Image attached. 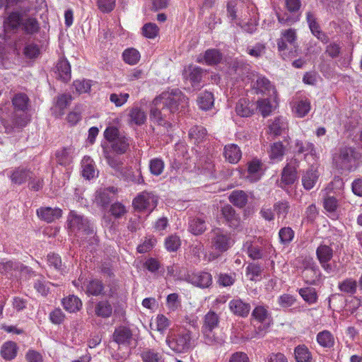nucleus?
<instances>
[{
	"mask_svg": "<svg viewBox=\"0 0 362 362\" xmlns=\"http://www.w3.org/2000/svg\"><path fill=\"white\" fill-rule=\"evenodd\" d=\"M187 105L188 98L179 89L163 92L152 102L150 119L158 125L169 127L171 116L176 112L184 111Z\"/></svg>",
	"mask_w": 362,
	"mask_h": 362,
	"instance_id": "f257e3e1",
	"label": "nucleus"
},
{
	"mask_svg": "<svg viewBox=\"0 0 362 362\" xmlns=\"http://www.w3.org/2000/svg\"><path fill=\"white\" fill-rule=\"evenodd\" d=\"M67 221L71 233L80 238L83 245L86 243L90 245L97 244L98 239L93 228L87 218L77 214L75 211H71Z\"/></svg>",
	"mask_w": 362,
	"mask_h": 362,
	"instance_id": "f03ea898",
	"label": "nucleus"
},
{
	"mask_svg": "<svg viewBox=\"0 0 362 362\" xmlns=\"http://www.w3.org/2000/svg\"><path fill=\"white\" fill-rule=\"evenodd\" d=\"M235 243L230 233L222 228H216L211 231V247L214 252L207 256L209 262L214 261L221 254L228 251Z\"/></svg>",
	"mask_w": 362,
	"mask_h": 362,
	"instance_id": "7ed1b4c3",
	"label": "nucleus"
},
{
	"mask_svg": "<svg viewBox=\"0 0 362 362\" xmlns=\"http://www.w3.org/2000/svg\"><path fill=\"white\" fill-rule=\"evenodd\" d=\"M191 332L182 330L177 332H170L166 337V344L175 353H186L192 347Z\"/></svg>",
	"mask_w": 362,
	"mask_h": 362,
	"instance_id": "20e7f679",
	"label": "nucleus"
},
{
	"mask_svg": "<svg viewBox=\"0 0 362 362\" xmlns=\"http://www.w3.org/2000/svg\"><path fill=\"white\" fill-rule=\"evenodd\" d=\"M219 322L218 315L214 311H209L204 316L202 332L204 336L206 344L213 345L216 343L221 344V339H216L213 333V329L216 328Z\"/></svg>",
	"mask_w": 362,
	"mask_h": 362,
	"instance_id": "39448f33",
	"label": "nucleus"
},
{
	"mask_svg": "<svg viewBox=\"0 0 362 362\" xmlns=\"http://www.w3.org/2000/svg\"><path fill=\"white\" fill-rule=\"evenodd\" d=\"M337 168L341 170H350L355 162L354 151L350 147H343L333 158Z\"/></svg>",
	"mask_w": 362,
	"mask_h": 362,
	"instance_id": "423d86ee",
	"label": "nucleus"
},
{
	"mask_svg": "<svg viewBox=\"0 0 362 362\" xmlns=\"http://www.w3.org/2000/svg\"><path fill=\"white\" fill-rule=\"evenodd\" d=\"M157 197L152 193L143 192L133 201V205L139 211H152L157 205Z\"/></svg>",
	"mask_w": 362,
	"mask_h": 362,
	"instance_id": "0eeeda50",
	"label": "nucleus"
},
{
	"mask_svg": "<svg viewBox=\"0 0 362 362\" xmlns=\"http://www.w3.org/2000/svg\"><path fill=\"white\" fill-rule=\"evenodd\" d=\"M332 248L326 244H320L316 250L317 258L321 265V267L328 273L332 271V267L329 262L333 257Z\"/></svg>",
	"mask_w": 362,
	"mask_h": 362,
	"instance_id": "6e6552de",
	"label": "nucleus"
},
{
	"mask_svg": "<svg viewBox=\"0 0 362 362\" xmlns=\"http://www.w3.org/2000/svg\"><path fill=\"white\" fill-rule=\"evenodd\" d=\"M299 161L297 158H293L284 168L281 173V184L290 185L294 183L296 180V169L298 167Z\"/></svg>",
	"mask_w": 362,
	"mask_h": 362,
	"instance_id": "1a4fd4ad",
	"label": "nucleus"
},
{
	"mask_svg": "<svg viewBox=\"0 0 362 362\" xmlns=\"http://www.w3.org/2000/svg\"><path fill=\"white\" fill-rule=\"evenodd\" d=\"M187 281L197 287L204 288L211 285L212 276L209 272H198L188 274Z\"/></svg>",
	"mask_w": 362,
	"mask_h": 362,
	"instance_id": "9d476101",
	"label": "nucleus"
},
{
	"mask_svg": "<svg viewBox=\"0 0 362 362\" xmlns=\"http://www.w3.org/2000/svg\"><path fill=\"white\" fill-rule=\"evenodd\" d=\"M306 21L313 35H315L321 42L327 43L329 41V37L321 30L320 27L317 22V18L315 14L310 11L307 12Z\"/></svg>",
	"mask_w": 362,
	"mask_h": 362,
	"instance_id": "9b49d317",
	"label": "nucleus"
},
{
	"mask_svg": "<svg viewBox=\"0 0 362 362\" xmlns=\"http://www.w3.org/2000/svg\"><path fill=\"white\" fill-rule=\"evenodd\" d=\"M32 172L23 167H18L9 171L8 176L11 182L22 185L32 177Z\"/></svg>",
	"mask_w": 362,
	"mask_h": 362,
	"instance_id": "f8f14e48",
	"label": "nucleus"
},
{
	"mask_svg": "<svg viewBox=\"0 0 362 362\" xmlns=\"http://www.w3.org/2000/svg\"><path fill=\"white\" fill-rule=\"evenodd\" d=\"M20 10L22 13H28L31 9L29 0H0V8Z\"/></svg>",
	"mask_w": 362,
	"mask_h": 362,
	"instance_id": "ddd939ff",
	"label": "nucleus"
},
{
	"mask_svg": "<svg viewBox=\"0 0 362 362\" xmlns=\"http://www.w3.org/2000/svg\"><path fill=\"white\" fill-rule=\"evenodd\" d=\"M72 97L69 94L64 93L56 98L55 104L52 108L55 117H61L64 114V110L70 105Z\"/></svg>",
	"mask_w": 362,
	"mask_h": 362,
	"instance_id": "4468645a",
	"label": "nucleus"
},
{
	"mask_svg": "<svg viewBox=\"0 0 362 362\" xmlns=\"http://www.w3.org/2000/svg\"><path fill=\"white\" fill-rule=\"evenodd\" d=\"M128 123L131 125H142L146 120L145 112L138 106H134L129 109Z\"/></svg>",
	"mask_w": 362,
	"mask_h": 362,
	"instance_id": "2eb2a0df",
	"label": "nucleus"
},
{
	"mask_svg": "<svg viewBox=\"0 0 362 362\" xmlns=\"http://www.w3.org/2000/svg\"><path fill=\"white\" fill-rule=\"evenodd\" d=\"M132 334L131 330L124 326L115 329L113 333V340L119 345H128L130 344Z\"/></svg>",
	"mask_w": 362,
	"mask_h": 362,
	"instance_id": "dca6fc26",
	"label": "nucleus"
},
{
	"mask_svg": "<svg viewBox=\"0 0 362 362\" xmlns=\"http://www.w3.org/2000/svg\"><path fill=\"white\" fill-rule=\"evenodd\" d=\"M297 39L295 29L289 28L281 31V37L277 40V47L279 51L286 49V42L293 45Z\"/></svg>",
	"mask_w": 362,
	"mask_h": 362,
	"instance_id": "f3484780",
	"label": "nucleus"
},
{
	"mask_svg": "<svg viewBox=\"0 0 362 362\" xmlns=\"http://www.w3.org/2000/svg\"><path fill=\"white\" fill-rule=\"evenodd\" d=\"M229 308L233 314L240 317H246L250 313V305L240 299H233L229 303Z\"/></svg>",
	"mask_w": 362,
	"mask_h": 362,
	"instance_id": "a211bd4d",
	"label": "nucleus"
},
{
	"mask_svg": "<svg viewBox=\"0 0 362 362\" xmlns=\"http://www.w3.org/2000/svg\"><path fill=\"white\" fill-rule=\"evenodd\" d=\"M256 105L246 98H240L236 104L235 112L240 117H250L253 115Z\"/></svg>",
	"mask_w": 362,
	"mask_h": 362,
	"instance_id": "6ab92c4d",
	"label": "nucleus"
},
{
	"mask_svg": "<svg viewBox=\"0 0 362 362\" xmlns=\"http://www.w3.org/2000/svg\"><path fill=\"white\" fill-rule=\"evenodd\" d=\"M37 214L41 219L50 223L62 216V210L58 208L41 207L37 209Z\"/></svg>",
	"mask_w": 362,
	"mask_h": 362,
	"instance_id": "aec40b11",
	"label": "nucleus"
},
{
	"mask_svg": "<svg viewBox=\"0 0 362 362\" xmlns=\"http://www.w3.org/2000/svg\"><path fill=\"white\" fill-rule=\"evenodd\" d=\"M243 250L246 252L250 258L254 260L262 259L264 256L262 247L256 242L246 241L243 244Z\"/></svg>",
	"mask_w": 362,
	"mask_h": 362,
	"instance_id": "412c9836",
	"label": "nucleus"
},
{
	"mask_svg": "<svg viewBox=\"0 0 362 362\" xmlns=\"http://www.w3.org/2000/svg\"><path fill=\"white\" fill-rule=\"evenodd\" d=\"M82 289L88 295L99 296L104 295V285L101 281L98 279H93L86 283H83L81 286Z\"/></svg>",
	"mask_w": 362,
	"mask_h": 362,
	"instance_id": "4be33fe9",
	"label": "nucleus"
},
{
	"mask_svg": "<svg viewBox=\"0 0 362 362\" xmlns=\"http://www.w3.org/2000/svg\"><path fill=\"white\" fill-rule=\"evenodd\" d=\"M224 156L226 160L230 163H237L242 157V152L236 144L225 146Z\"/></svg>",
	"mask_w": 362,
	"mask_h": 362,
	"instance_id": "5701e85b",
	"label": "nucleus"
},
{
	"mask_svg": "<svg viewBox=\"0 0 362 362\" xmlns=\"http://www.w3.org/2000/svg\"><path fill=\"white\" fill-rule=\"evenodd\" d=\"M221 211L230 227L237 228L239 226L240 218L235 214L234 209L230 205H225L222 208Z\"/></svg>",
	"mask_w": 362,
	"mask_h": 362,
	"instance_id": "b1692460",
	"label": "nucleus"
},
{
	"mask_svg": "<svg viewBox=\"0 0 362 362\" xmlns=\"http://www.w3.org/2000/svg\"><path fill=\"white\" fill-rule=\"evenodd\" d=\"M221 59L222 54L218 49H209L205 52L202 59L198 58L197 62L199 63L204 62L208 65H214L219 63Z\"/></svg>",
	"mask_w": 362,
	"mask_h": 362,
	"instance_id": "393cba45",
	"label": "nucleus"
},
{
	"mask_svg": "<svg viewBox=\"0 0 362 362\" xmlns=\"http://www.w3.org/2000/svg\"><path fill=\"white\" fill-rule=\"evenodd\" d=\"M103 156L107 160L108 165L116 170H119L122 164L120 158L115 155L107 146L102 145Z\"/></svg>",
	"mask_w": 362,
	"mask_h": 362,
	"instance_id": "a878e982",
	"label": "nucleus"
},
{
	"mask_svg": "<svg viewBox=\"0 0 362 362\" xmlns=\"http://www.w3.org/2000/svg\"><path fill=\"white\" fill-rule=\"evenodd\" d=\"M319 174L313 167L308 170L303 175L302 183L307 190L311 189L317 181Z\"/></svg>",
	"mask_w": 362,
	"mask_h": 362,
	"instance_id": "bb28decb",
	"label": "nucleus"
},
{
	"mask_svg": "<svg viewBox=\"0 0 362 362\" xmlns=\"http://www.w3.org/2000/svg\"><path fill=\"white\" fill-rule=\"evenodd\" d=\"M57 73L59 78L63 81H68L71 78V66L65 59L58 61L56 66Z\"/></svg>",
	"mask_w": 362,
	"mask_h": 362,
	"instance_id": "cd10ccee",
	"label": "nucleus"
},
{
	"mask_svg": "<svg viewBox=\"0 0 362 362\" xmlns=\"http://www.w3.org/2000/svg\"><path fill=\"white\" fill-rule=\"evenodd\" d=\"M62 305L64 308L69 313H75L78 311L81 306V300L74 295H70L63 298Z\"/></svg>",
	"mask_w": 362,
	"mask_h": 362,
	"instance_id": "c85d7f7f",
	"label": "nucleus"
},
{
	"mask_svg": "<svg viewBox=\"0 0 362 362\" xmlns=\"http://www.w3.org/2000/svg\"><path fill=\"white\" fill-rule=\"evenodd\" d=\"M271 134L275 136L281 135L288 129V123L282 117L275 118L269 126Z\"/></svg>",
	"mask_w": 362,
	"mask_h": 362,
	"instance_id": "c756f323",
	"label": "nucleus"
},
{
	"mask_svg": "<svg viewBox=\"0 0 362 362\" xmlns=\"http://www.w3.org/2000/svg\"><path fill=\"white\" fill-rule=\"evenodd\" d=\"M113 194V187L98 191L96 192L95 202L98 205L105 207L111 202Z\"/></svg>",
	"mask_w": 362,
	"mask_h": 362,
	"instance_id": "7c9ffc66",
	"label": "nucleus"
},
{
	"mask_svg": "<svg viewBox=\"0 0 362 362\" xmlns=\"http://www.w3.org/2000/svg\"><path fill=\"white\" fill-rule=\"evenodd\" d=\"M310 110V102L307 98L293 103V111L299 117L305 116Z\"/></svg>",
	"mask_w": 362,
	"mask_h": 362,
	"instance_id": "2f4dec72",
	"label": "nucleus"
},
{
	"mask_svg": "<svg viewBox=\"0 0 362 362\" xmlns=\"http://www.w3.org/2000/svg\"><path fill=\"white\" fill-rule=\"evenodd\" d=\"M248 200L247 194L243 190H235L229 196V201L235 206L244 207Z\"/></svg>",
	"mask_w": 362,
	"mask_h": 362,
	"instance_id": "473e14b6",
	"label": "nucleus"
},
{
	"mask_svg": "<svg viewBox=\"0 0 362 362\" xmlns=\"http://www.w3.org/2000/svg\"><path fill=\"white\" fill-rule=\"evenodd\" d=\"M29 98L26 94L19 93L12 99V104L16 111L24 112L28 110Z\"/></svg>",
	"mask_w": 362,
	"mask_h": 362,
	"instance_id": "72a5a7b5",
	"label": "nucleus"
},
{
	"mask_svg": "<svg viewBox=\"0 0 362 362\" xmlns=\"http://www.w3.org/2000/svg\"><path fill=\"white\" fill-rule=\"evenodd\" d=\"M262 163L257 159H254L252 161L248 163L247 166V178L251 182H255L259 180L260 174L259 171L261 170Z\"/></svg>",
	"mask_w": 362,
	"mask_h": 362,
	"instance_id": "f704fd0d",
	"label": "nucleus"
},
{
	"mask_svg": "<svg viewBox=\"0 0 362 362\" xmlns=\"http://www.w3.org/2000/svg\"><path fill=\"white\" fill-rule=\"evenodd\" d=\"M110 144L111 148L117 154L124 153L129 146L128 139L124 135L117 137V139L112 141Z\"/></svg>",
	"mask_w": 362,
	"mask_h": 362,
	"instance_id": "c9c22d12",
	"label": "nucleus"
},
{
	"mask_svg": "<svg viewBox=\"0 0 362 362\" xmlns=\"http://www.w3.org/2000/svg\"><path fill=\"white\" fill-rule=\"evenodd\" d=\"M338 288L343 293L354 295L357 291V281L352 278H346L339 283Z\"/></svg>",
	"mask_w": 362,
	"mask_h": 362,
	"instance_id": "e433bc0d",
	"label": "nucleus"
},
{
	"mask_svg": "<svg viewBox=\"0 0 362 362\" xmlns=\"http://www.w3.org/2000/svg\"><path fill=\"white\" fill-rule=\"evenodd\" d=\"M202 78V69L199 67H192L187 77V80L194 90H199L201 88V81Z\"/></svg>",
	"mask_w": 362,
	"mask_h": 362,
	"instance_id": "4c0bfd02",
	"label": "nucleus"
},
{
	"mask_svg": "<svg viewBox=\"0 0 362 362\" xmlns=\"http://www.w3.org/2000/svg\"><path fill=\"white\" fill-rule=\"evenodd\" d=\"M7 18L4 23L11 27L12 29L18 28L20 24L23 22V16L27 13H22L20 10L13 9Z\"/></svg>",
	"mask_w": 362,
	"mask_h": 362,
	"instance_id": "58836bf2",
	"label": "nucleus"
},
{
	"mask_svg": "<svg viewBox=\"0 0 362 362\" xmlns=\"http://www.w3.org/2000/svg\"><path fill=\"white\" fill-rule=\"evenodd\" d=\"M317 341L322 347L331 348L334 344V338L329 331L323 330L317 334Z\"/></svg>",
	"mask_w": 362,
	"mask_h": 362,
	"instance_id": "ea45409f",
	"label": "nucleus"
},
{
	"mask_svg": "<svg viewBox=\"0 0 362 362\" xmlns=\"http://www.w3.org/2000/svg\"><path fill=\"white\" fill-rule=\"evenodd\" d=\"M252 317L259 322L269 325L270 317L267 309L262 305L255 307L252 313Z\"/></svg>",
	"mask_w": 362,
	"mask_h": 362,
	"instance_id": "a19ab883",
	"label": "nucleus"
},
{
	"mask_svg": "<svg viewBox=\"0 0 362 362\" xmlns=\"http://www.w3.org/2000/svg\"><path fill=\"white\" fill-rule=\"evenodd\" d=\"M74 149L72 146L63 148L58 151L56 153L57 160L61 165H66L69 163L73 158Z\"/></svg>",
	"mask_w": 362,
	"mask_h": 362,
	"instance_id": "79ce46f5",
	"label": "nucleus"
},
{
	"mask_svg": "<svg viewBox=\"0 0 362 362\" xmlns=\"http://www.w3.org/2000/svg\"><path fill=\"white\" fill-rule=\"evenodd\" d=\"M95 312L98 317L107 318L112 315V308L108 301L101 300L96 304Z\"/></svg>",
	"mask_w": 362,
	"mask_h": 362,
	"instance_id": "37998d69",
	"label": "nucleus"
},
{
	"mask_svg": "<svg viewBox=\"0 0 362 362\" xmlns=\"http://www.w3.org/2000/svg\"><path fill=\"white\" fill-rule=\"evenodd\" d=\"M302 276L307 284L313 285L319 279L320 271L317 266L309 269H303Z\"/></svg>",
	"mask_w": 362,
	"mask_h": 362,
	"instance_id": "c03bdc74",
	"label": "nucleus"
},
{
	"mask_svg": "<svg viewBox=\"0 0 362 362\" xmlns=\"http://www.w3.org/2000/svg\"><path fill=\"white\" fill-rule=\"evenodd\" d=\"M206 229L205 221L200 218H194L189 223V230L194 235L203 233Z\"/></svg>",
	"mask_w": 362,
	"mask_h": 362,
	"instance_id": "a18cd8bd",
	"label": "nucleus"
},
{
	"mask_svg": "<svg viewBox=\"0 0 362 362\" xmlns=\"http://www.w3.org/2000/svg\"><path fill=\"white\" fill-rule=\"evenodd\" d=\"M123 60L128 64L134 65L140 59L141 55L138 50L134 48L126 49L122 53Z\"/></svg>",
	"mask_w": 362,
	"mask_h": 362,
	"instance_id": "49530a36",
	"label": "nucleus"
},
{
	"mask_svg": "<svg viewBox=\"0 0 362 362\" xmlns=\"http://www.w3.org/2000/svg\"><path fill=\"white\" fill-rule=\"evenodd\" d=\"M16 344L12 341H8L3 344L1 350L2 357L6 360H11L16 356Z\"/></svg>",
	"mask_w": 362,
	"mask_h": 362,
	"instance_id": "de8ad7c7",
	"label": "nucleus"
},
{
	"mask_svg": "<svg viewBox=\"0 0 362 362\" xmlns=\"http://www.w3.org/2000/svg\"><path fill=\"white\" fill-rule=\"evenodd\" d=\"M23 54L25 57L30 59L37 58L40 54V46L34 42H28L25 44L23 49Z\"/></svg>",
	"mask_w": 362,
	"mask_h": 362,
	"instance_id": "09e8293b",
	"label": "nucleus"
},
{
	"mask_svg": "<svg viewBox=\"0 0 362 362\" xmlns=\"http://www.w3.org/2000/svg\"><path fill=\"white\" fill-rule=\"evenodd\" d=\"M206 129L202 126H194L189 129V137L194 143H199L206 137Z\"/></svg>",
	"mask_w": 362,
	"mask_h": 362,
	"instance_id": "8fccbe9b",
	"label": "nucleus"
},
{
	"mask_svg": "<svg viewBox=\"0 0 362 362\" xmlns=\"http://www.w3.org/2000/svg\"><path fill=\"white\" fill-rule=\"evenodd\" d=\"M30 118L26 111L14 112L12 116V123L14 127L22 128L27 125Z\"/></svg>",
	"mask_w": 362,
	"mask_h": 362,
	"instance_id": "3c124183",
	"label": "nucleus"
},
{
	"mask_svg": "<svg viewBox=\"0 0 362 362\" xmlns=\"http://www.w3.org/2000/svg\"><path fill=\"white\" fill-rule=\"evenodd\" d=\"M296 147L298 153H305V156L310 154L312 156H316V150L314 144L312 143H303L300 141H296Z\"/></svg>",
	"mask_w": 362,
	"mask_h": 362,
	"instance_id": "603ef678",
	"label": "nucleus"
},
{
	"mask_svg": "<svg viewBox=\"0 0 362 362\" xmlns=\"http://www.w3.org/2000/svg\"><path fill=\"white\" fill-rule=\"evenodd\" d=\"M299 294L303 299L309 304H313L317 302V295L315 289L313 288H302L298 291Z\"/></svg>",
	"mask_w": 362,
	"mask_h": 362,
	"instance_id": "864d4df0",
	"label": "nucleus"
},
{
	"mask_svg": "<svg viewBox=\"0 0 362 362\" xmlns=\"http://www.w3.org/2000/svg\"><path fill=\"white\" fill-rule=\"evenodd\" d=\"M285 148L281 142L274 143L271 146L269 157L272 160H281L284 155Z\"/></svg>",
	"mask_w": 362,
	"mask_h": 362,
	"instance_id": "5fc2aeb1",
	"label": "nucleus"
},
{
	"mask_svg": "<svg viewBox=\"0 0 362 362\" xmlns=\"http://www.w3.org/2000/svg\"><path fill=\"white\" fill-rule=\"evenodd\" d=\"M214 95L211 92H205L198 98V104L202 110H207L214 105Z\"/></svg>",
	"mask_w": 362,
	"mask_h": 362,
	"instance_id": "6e6d98bb",
	"label": "nucleus"
},
{
	"mask_svg": "<svg viewBox=\"0 0 362 362\" xmlns=\"http://www.w3.org/2000/svg\"><path fill=\"white\" fill-rule=\"evenodd\" d=\"M294 354L297 362H309L311 359V354L305 346H297Z\"/></svg>",
	"mask_w": 362,
	"mask_h": 362,
	"instance_id": "4d7b16f0",
	"label": "nucleus"
},
{
	"mask_svg": "<svg viewBox=\"0 0 362 362\" xmlns=\"http://www.w3.org/2000/svg\"><path fill=\"white\" fill-rule=\"evenodd\" d=\"M165 167L164 162L160 158H153L149 162V169L151 174L156 176L161 175Z\"/></svg>",
	"mask_w": 362,
	"mask_h": 362,
	"instance_id": "13d9d810",
	"label": "nucleus"
},
{
	"mask_svg": "<svg viewBox=\"0 0 362 362\" xmlns=\"http://www.w3.org/2000/svg\"><path fill=\"white\" fill-rule=\"evenodd\" d=\"M141 358L144 362H163V357L160 354L152 349H147L141 353Z\"/></svg>",
	"mask_w": 362,
	"mask_h": 362,
	"instance_id": "bf43d9fd",
	"label": "nucleus"
},
{
	"mask_svg": "<svg viewBox=\"0 0 362 362\" xmlns=\"http://www.w3.org/2000/svg\"><path fill=\"white\" fill-rule=\"evenodd\" d=\"M290 208L289 203L286 201H279L274 204V210L276 211L278 218H285Z\"/></svg>",
	"mask_w": 362,
	"mask_h": 362,
	"instance_id": "052dcab7",
	"label": "nucleus"
},
{
	"mask_svg": "<svg viewBox=\"0 0 362 362\" xmlns=\"http://www.w3.org/2000/svg\"><path fill=\"white\" fill-rule=\"evenodd\" d=\"M25 31L28 34L37 33L40 29V25L35 18H28L22 22Z\"/></svg>",
	"mask_w": 362,
	"mask_h": 362,
	"instance_id": "680f3d73",
	"label": "nucleus"
},
{
	"mask_svg": "<svg viewBox=\"0 0 362 362\" xmlns=\"http://www.w3.org/2000/svg\"><path fill=\"white\" fill-rule=\"evenodd\" d=\"M129 98L127 93H113L110 95V101L116 107H121L124 105Z\"/></svg>",
	"mask_w": 362,
	"mask_h": 362,
	"instance_id": "e2e57ef3",
	"label": "nucleus"
},
{
	"mask_svg": "<svg viewBox=\"0 0 362 362\" xmlns=\"http://www.w3.org/2000/svg\"><path fill=\"white\" fill-rule=\"evenodd\" d=\"M278 21L280 23L286 25H290L297 22L300 19V16L293 13V14H288L285 13L284 14L277 15Z\"/></svg>",
	"mask_w": 362,
	"mask_h": 362,
	"instance_id": "0e129e2a",
	"label": "nucleus"
},
{
	"mask_svg": "<svg viewBox=\"0 0 362 362\" xmlns=\"http://www.w3.org/2000/svg\"><path fill=\"white\" fill-rule=\"evenodd\" d=\"M49 285L51 283L46 281L44 279L41 278L34 283V288L42 296H47L49 291Z\"/></svg>",
	"mask_w": 362,
	"mask_h": 362,
	"instance_id": "69168bd1",
	"label": "nucleus"
},
{
	"mask_svg": "<svg viewBox=\"0 0 362 362\" xmlns=\"http://www.w3.org/2000/svg\"><path fill=\"white\" fill-rule=\"evenodd\" d=\"M165 247L168 251H176L180 246V240L177 235H172L165 240Z\"/></svg>",
	"mask_w": 362,
	"mask_h": 362,
	"instance_id": "338daca9",
	"label": "nucleus"
},
{
	"mask_svg": "<svg viewBox=\"0 0 362 362\" xmlns=\"http://www.w3.org/2000/svg\"><path fill=\"white\" fill-rule=\"evenodd\" d=\"M142 30L144 35L148 38L156 37L159 32L158 27L155 23H152L145 24Z\"/></svg>",
	"mask_w": 362,
	"mask_h": 362,
	"instance_id": "774afa93",
	"label": "nucleus"
}]
</instances>
